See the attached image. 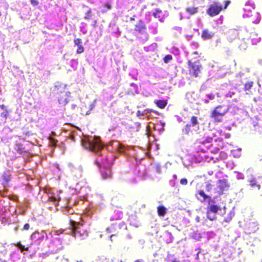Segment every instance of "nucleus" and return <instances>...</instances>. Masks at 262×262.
I'll return each instance as SVG.
<instances>
[{"label":"nucleus","instance_id":"nucleus-1","mask_svg":"<svg viewBox=\"0 0 262 262\" xmlns=\"http://www.w3.org/2000/svg\"><path fill=\"white\" fill-rule=\"evenodd\" d=\"M71 136L68 137L72 141L76 140L75 136H79L82 146L86 149L95 153L96 158L95 160L96 164L101 168V172L104 179L110 178L112 176L111 166L113 164L112 160L113 158L111 154L106 155V150H112L114 151L118 152L127 157L129 156L130 149L128 146L118 141H112L110 142L107 149L104 148V145L102 143L99 137L92 136H83L81 138V130L77 127L74 126L72 129Z\"/></svg>","mask_w":262,"mask_h":262},{"label":"nucleus","instance_id":"nucleus-2","mask_svg":"<svg viewBox=\"0 0 262 262\" xmlns=\"http://www.w3.org/2000/svg\"><path fill=\"white\" fill-rule=\"evenodd\" d=\"M188 70L190 76L197 78L201 74L203 67L199 60L193 61L188 60L187 62Z\"/></svg>","mask_w":262,"mask_h":262},{"label":"nucleus","instance_id":"nucleus-3","mask_svg":"<svg viewBox=\"0 0 262 262\" xmlns=\"http://www.w3.org/2000/svg\"><path fill=\"white\" fill-rule=\"evenodd\" d=\"M64 88L65 86L63 84L56 83L52 90L53 92L55 94L64 93L63 95H60L58 97L59 103L62 104H64L68 102V98L70 94L69 92H64Z\"/></svg>","mask_w":262,"mask_h":262},{"label":"nucleus","instance_id":"nucleus-4","mask_svg":"<svg viewBox=\"0 0 262 262\" xmlns=\"http://www.w3.org/2000/svg\"><path fill=\"white\" fill-rule=\"evenodd\" d=\"M228 108L224 105H219L212 111L210 117L215 122H220L222 121V117L226 114Z\"/></svg>","mask_w":262,"mask_h":262},{"label":"nucleus","instance_id":"nucleus-5","mask_svg":"<svg viewBox=\"0 0 262 262\" xmlns=\"http://www.w3.org/2000/svg\"><path fill=\"white\" fill-rule=\"evenodd\" d=\"M223 10V6L217 2H214L208 6L207 13L211 17L218 15Z\"/></svg>","mask_w":262,"mask_h":262},{"label":"nucleus","instance_id":"nucleus-6","mask_svg":"<svg viewBox=\"0 0 262 262\" xmlns=\"http://www.w3.org/2000/svg\"><path fill=\"white\" fill-rule=\"evenodd\" d=\"M230 187V185L226 179H223L219 180L217 182V186L215 188V191L216 193L221 195L224 191H227Z\"/></svg>","mask_w":262,"mask_h":262},{"label":"nucleus","instance_id":"nucleus-7","mask_svg":"<svg viewBox=\"0 0 262 262\" xmlns=\"http://www.w3.org/2000/svg\"><path fill=\"white\" fill-rule=\"evenodd\" d=\"M221 210V208L216 205H212L207 208V217L210 221L216 219V214Z\"/></svg>","mask_w":262,"mask_h":262},{"label":"nucleus","instance_id":"nucleus-8","mask_svg":"<svg viewBox=\"0 0 262 262\" xmlns=\"http://www.w3.org/2000/svg\"><path fill=\"white\" fill-rule=\"evenodd\" d=\"M195 196L196 199L201 203H204L207 202L210 204L212 202L211 197L206 194L203 190H198L195 194Z\"/></svg>","mask_w":262,"mask_h":262},{"label":"nucleus","instance_id":"nucleus-9","mask_svg":"<svg viewBox=\"0 0 262 262\" xmlns=\"http://www.w3.org/2000/svg\"><path fill=\"white\" fill-rule=\"evenodd\" d=\"M190 121H191V124H186L184 129H183V133H184L186 134H188L190 133V130H191L190 127L191 125L192 126H194L198 125L199 124V122L198 121V118L196 116H192L191 118Z\"/></svg>","mask_w":262,"mask_h":262},{"label":"nucleus","instance_id":"nucleus-10","mask_svg":"<svg viewBox=\"0 0 262 262\" xmlns=\"http://www.w3.org/2000/svg\"><path fill=\"white\" fill-rule=\"evenodd\" d=\"M249 186L250 190H259L260 188V185L258 183L255 178H251L249 180Z\"/></svg>","mask_w":262,"mask_h":262},{"label":"nucleus","instance_id":"nucleus-11","mask_svg":"<svg viewBox=\"0 0 262 262\" xmlns=\"http://www.w3.org/2000/svg\"><path fill=\"white\" fill-rule=\"evenodd\" d=\"M74 126H73L70 124H65L64 125L63 127H62L61 128V130L66 134L65 135L66 137H68V136L72 135V133H73L72 129L73 128Z\"/></svg>","mask_w":262,"mask_h":262},{"label":"nucleus","instance_id":"nucleus-12","mask_svg":"<svg viewBox=\"0 0 262 262\" xmlns=\"http://www.w3.org/2000/svg\"><path fill=\"white\" fill-rule=\"evenodd\" d=\"M10 174L9 172H4L2 176V184L6 187L8 185V183L10 181Z\"/></svg>","mask_w":262,"mask_h":262},{"label":"nucleus","instance_id":"nucleus-13","mask_svg":"<svg viewBox=\"0 0 262 262\" xmlns=\"http://www.w3.org/2000/svg\"><path fill=\"white\" fill-rule=\"evenodd\" d=\"M214 35V33L213 32H210L207 29H204L202 31L201 37L204 40H207L211 38Z\"/></svg>","mask_w":262,"mask_h":262},{"label":"nucleus","instance_id":"nucleus-14","mask_svg":"<svg viewBox=\"0 0 262 262\" xmlns=\"http://www.w3.org/2000/svg\"><path fill=\"white\" fill-rule=\"evenodd\" d=\"M146 29V26L142 21H139L136 25L135 30L140 33H142L145 31Z\"/></svg>","mask_w":262,"mask_h":262},{"label":"nucleus","instance_id":"nucleus-15","mask_svg":"<svg viewBox=\"0 0 262 262\" xmlns=\"http://www.w3.org/2000/svg\"><path fill=\"white\" fill-rule=\"evenodd\" d=\"M155 103L156 104L158 107L162 109L165 108V107L166 106L167 101L166 100L158 99L155 100Z\"/></svg>","mask_w":262,"mask_h":262},{"label":"nucleus","instance_id":"nucleus-16","mask_svg":"<svg viewBox=\"0 0 262 262\" xmlns=\"http://www.w3.org/2000/svg\"><path fill=\"white\" fill-rule=\"evenodd\" d=\"M186 11L190 15L196 13L199 10L198 7H187L185 8Z\"/></svg>","mask_w":262,"mask_h":262},{"label":"nucleus","instance_id":"nucleus-17","mask_svg":"<svg viewBox=\"0 0 262 262\" xmlns=\"http://www.w3.org/2000/svg\"><path fill=\"white\" fill-rule=\"evenodd\" d=\"M166 208L163 206H160L157 208L158 214L160 216H164L166 214Z\"/></svg>","mask_w":262,"mask_h":262},{"label":"nucleus","instance_id":"nucleus-18","mask_svg":"<svg viewBox=\"0 0 262 262\" xmlns=\"http://www.w3.org/2000/svg\"><path fill=\"white\" fill-rule=\"evenodd\" d=\"M254 82L252 81H249L244 85V90L245 91H250L253 86Z\"/></svg>","mask_w":262,"mask_h":262},{"label":"nucleus","instance_id":"nucleus-19","mask_svg":"<svg viewBox=\"0 0 262 262\" xmlns=\"http://www.w3.org/2000/svg\"><path fill=\"white\" fill-rule=\"evenodd\" d=\"M162 13V10L160 9L157 8L155 9V12L153 13L152 15L156 18H161Z\"/></svg>","mask_w":262,"mask_h":262},{"label":"nucleus","instance_id":"nucleus-20","mask_svg":"<svg viewBox=\"0 0 262 262\" xmlns=\"http://www.w3.org/2000/svg\"><path fill=\"white\" fill-rule=\"evenodd\" d=\"M71 226L72 228L71 231L75 233V232L77 230V226L78 225V224L77 222L74 221H71Z\"/></svg>","mask_w":262,"mask_h":262},{"label":"nucleus","instance_id":"nucleus-21","mask_svg":"<svg viewBox=\"0 0 262 262\" xmlns=\"http://www.w3.org/2000/svg\"><path fill=\"white\" fill-rule=\"evenodd\" d=\"M49 199L51 202H52L55 205H57L58 202L60 199L59 197L52 195V196H49Z\"/></svg>","mask_w":262,"mask_h":262},{"label":"nucleus","instance_id":"nucleus-22","mask_svg":"<svg viewBox=\"0 0 262 262\" xmlns=\"http://www.w3.org/2000/svg\"><path fill=\"white\" fill-rule=\"evenodd\" d=\"M15 246L18 248L21 252L24 251H28V248H25L24 246L22 245L20 243H18L15 245Z\"/></svg>","mask_w":262,"mask_h":262},{"label":"nucleus","instance_id":"nucleus-23","mask_svg":"<svg viewBox=\"0 0 262 262\" xmlns=\"http://www.w3.org/2000/svg\"><path fill=\"white\" fill-rule=\"evenodd\" d=\"M172 59V56L171 55H166L163 59L165 63H167L170 60H171Z\"/></svg>","mask_w":262,"mask_h":262},{"label":"nucleus","instance_id":"nucleus-24","mask_svg":"<svg viewBox=\"0 0 262 262\" xmlns=\"http://www.w3.org/2000/svg\"><path fill=\"white\" fill-rule=\"evenodd\" d=\"M213 139L212 137H207L206 139L201 140L200 142L202 144H205L206 143H210L212 142Z\"/></svg>","mask_w":262,"mask_h":262},{"label":"nucleus","instance_id":"nucleus-25","mask_svg":"<svg viewBox=\"0 0 262 262\" xmlns=\"http://www.w3.org/2000/svg\"><path fill=\"white\" fill-rule=\"evenodd\" d=\"M39 232L36 231L34 232L31 236V239L33 240L35 239L36 238L38 239V237H39Z\"/></svg>","mask_w":262,"mask_h":262},{"label":"nucleus","instance_id":"nucleus-26","mask_svg":"<svg viewBox=\"0 0 262 262\" xmlns=\"http://www.w3.org/2000/svg\"><path fill=\"white\" fill-rule=\"evenodd\" d=\"M46 235V237L47 238V235L46 232L44 231H41L39 233V237H38V239L43 240L45 237V235Z\"/></svg>","mask_w":262,"mask_h":262},{"label":"nucleus","instance_id":"nucleus-27","mask_svg":"<svg viewBox=\"0 0 262 262\" xmlns=\"http://www.w3.org/2000/svg\"><path fill=\"white\" fill-rule=\"evenodd\" d=\"M91 16H92V11H91V9H90L85 14L84 18L85 19H89L91 17Z\"/></svg>","mask_w":262,"mask_h":262},{"label":"nucleus","instance_id":"nucleus-28","mask_svg":"<svg viewBox=\"0 0 262 262\" xmlns=\"http://www.w3.org/2000/svg\"><path fill=\"white\" fill-rule=\"evenodd\" d=\"M84 51V48L83 47H82V46H80L79 47H78V49L77 50V53L78 54H80V53H81L83 52Z\"/></svg>","mask_w":262,"mask_h":262},{"label":"nucleus","instance_id":"nucleus-29","mask_svg":"<svg viewBox=\"0 0 262 262\" xmlns=\"http://www.w3.org/2000/svg\"><path fill=\"white\" fill-rule=\"evenodd\" d=\"M74 43L75 45L77 46L78 47L81 46V40L80 39H76L74 40Z\"/></svg>","mask_w":262,"mask_h":262},{"label":"nucleus","instance_id":"nucleus-30","mask_svg":"<svg viewBox=\"0 0 262 262\" xmlns=\"http://www.w3.org/2000/svg\"><path fill=\"white\" fill-rule=\"evenodd\" d=\"M180 183L182 185H186L188 183V181L186 178H183L180 180Z\"/></svg>","mask_w":262,"mask_h":262},{"label":"nucleus","instance_id":"nucleus-31","mask_svg":"<svg viewBox=\"0 0 262 262\" xmlns=\"http://www.w3.org/2000/svg\"><path fill=\"white\" fill-rule=\"evenodd\" d=\"M7 115H8V112L7 111H6L5 112L2 113L1 116L3 117H4L5 119H6L7 117Z\"/></svg>","mask_w":262,"mask_h":262},{"label":"nucleus","instance_id":"nucleus-32","mask_svg":"<svg viewBox=\"0 0 262 262\" xmlns=\"http://www.w3.org/2000/svg\"><path fill=\"white\" fill-rule=\"evenodd\" d=\"M230 3V1L229 0H227L225 2V5H224V9L227 8L229 4Z\"/></svg>","mask_w":262,"mask_h":262},{"label":"nucleus","instance_id":"nucleus-33","mask_svg":"<svg viewBox=\"0 0 262 262\" xmlns=\"http://www.w3.org/2000/svg\"><path fill=\"white\" fill-rule=\"evenodd\" d=\"M29 227H30L29 224L27 223V224L24 225V229H25L26 230H28L29 229Z\"/></svg>","mask_w":262,"mask_h":262},{"label":"nucleus","instance_id":"nucleus-34","mask_svg":"<svg viewBox=\"0 0 262 262\" xmlns=\"http://www.w3.org/2000/svg\"><path fill=\"white\" fill-rule=\"evenodd\" d=\"M206 189L208 191H209L211 189V185L210 183H208L206 186Z\"/></svg>","mask_w":262,"mask_h":262},{"label":"nucleus","instance_id":"nucleus-35","mask_svg":"<svg viewBox=\"0 0 262 262\" xmlns=\"http://www.w3.org/2000/svg\"><path fill=\"white\" fill-rule=\"evenodd\" d=\"M95 103H96V101L95 100L90 105V110H92L95 106Z\"/></svg>","mask_w":262,"mask_h":262},{"label":"nucleus","instance_id":"nucleus-36","mask_svg":"<svg viewBox=\"0 0 262 262\" xmlns=\"http://www.w3.org/2000/svg\"><path fill=\"white\" fill-rule=\"evenodd\" d=\"M208 97H209V98L210 99H211V100H212V99H214V95L213 94H209V95H208Z\"/></svg>","mask_w":262,"mask_h":262},{"label":"nucleus","instance_id":"nucleus-37","mask_svg":"<svg viewBox=\"0 0 262 262\" xmlns=\"http://www.w3.org/2000/svg\"><path fill=\"white\" fill-rule=\"evenodd\" d=\"M104 6L107 7L108 9H111V5L109 3H106L104 5Z\"/></svg>","mask_w":262,"mask_h":262},{"label":"nucleus","instance_id":"nucleus-38","mask_svg":"<svg viewBox=\"0 0 262 262\" xmlns=\"http://www.w3.org/2000/svg\"><path fill=\"white\" fill-rule=\"evenodd\" d=\"M1 108L5 111H7V107L5 105H1Z\"/></svg>","mask_w":262,"mask_h":262},{"label":"nucleus","instance_id":"nucleus-39","mask_svg":"<svg viewBox=\"0 0 262 262\" xmlns=\"http://www.w3.org/2000/svg\"><path fill=\"white\" fill-rule=\"evenodd\" d=\"M201 252L200 250H199V251H198V252L197 253L196 255V256H195V259L196 260H199V254Z\"/></svg>","mask_w":262,"mask_h":262},{"label":"nucleus","instance_id":"nucleus-40","mask_svg":"<svg viewBox=\"0 0 262 262\" xmlns=\"http://www.w3.org/2000/svg\"><path fill=\"white\" fill-rule=\"evenodd\" d=\"M57 142H58L57 141L53 140L52 141V144H53V145L55 146L56 145V143H57Z\"/></svg>","mask_w":262,"mask_h":262},{"label":"nucleus","instance_id":"nucleus-41","mask_svg":"<svg viewBox=\"0 0 262 262\" xmlns=\"http://www.w3.org/2000/svg\"><path fill=\"white\" fill-rule=\"evenodd\" d=\"M31 3L32 4L35 5H36L37 4V3L36 1H35V0H31Z\"/></svg>","mask_w":262,"mask_h":262},{"label":"nucleus","instance_id":"nucleus-42","mask_svg":"<svg viewBox=\"0 0 262 262\" xmlns=\"http://www.w3.org/2000/svg\"><path fill=\"white\" fill-rule=\"evenodd\" d=\"M141 115V114L140 113V112L139 111H138L137 112V116H140Z\"/></svg>","mask_w":262,"mask_h":262},{"label":"nucleus","instance_id":"nucleus-43","mask_svg":"<svg viewBox=\"0 0 262 262\" xmlns=\"http://www.w3.org/2000/svg\"><path fill=\"white\" fill-rule=\"evenodd\" d=\"M114 236V234H112V235H111L110 236V239H111V240L112 241H113L112 238H113V237Z\"/></svg>","mask_w":262,"mask_h":262},{"label":"nucleus","instance_id":"nucleus-44","mask_svg":"<svg viewBox=\"0 0 262 262\" xmlns=\"http://www.w3.org/2000/svg\"><path fill=\"white\" fill-rule=\"evenodd\" d=\"M173 178L175 179H177V177L176 175H173Z\"/></svg>","mask_w":262,"mask_h":262},{"label":"nucleus","instance_id":"nucleus-45","mask_svg":"<svg viewBox=\"0 0 262 262\" xmlns=\"http://www.w3.org/2000/svg\"><path fill=\"white\" fill-rule=\"evenodd\" d=\"M134 262H142V261L141 260H136Z\"/></svg>","mask_w":262,"mask_h":262},{"label":"nucleus","instance_id":"nucleus-46","mask_svg":"<svg viewBox=\"0 0 262 262\" xmlns=\"http://www.w3.org/2000/svg\"><path fill=\"white\" fill-rule=\"evenodd\" d=\"M89 114H90L89 112H87L86 113V115H89Z\"/></svg>","mask_w":262,"mask_h":262},{"label":"nucleus","instance_id":"nucleus-47","mask_svg":"<svg viewBox=\"0 0 262 262\" xmlns=\"http://www.w3.org/2000/svg\"><path fill=\"white\" fill-rule=\"evenodd\" d=\"M171 262H180V261H176V260H172Z\"/></svg>","mask_w":262,"mask_h":262},{"label":"nucleus","instance_id":"nucleus-48","mask_svg":"<svg viewBox=\"0 0 262 262\" xmlns=\"http://www.w3.org/2000/svg\"><path fill=\"white\" fill-rule=\"evenodd\" d=\"M106 11V10H102V12H105Z\"/></svg>","mask_w":262,"mask_h":262},{"label":"nucleus","instance_id":"nucleus-49","mask_svg":"<svg viewBox=\"0 0 262 262\" xmlns=\"http://www.w3.org/2000/svg\"><path fill=\"white\" fill-rule=\"evenodd\" d=\"M1 16V12H0V16Z\"/></svg>","mask_w":262,"mask_h":262}]
</instances>
